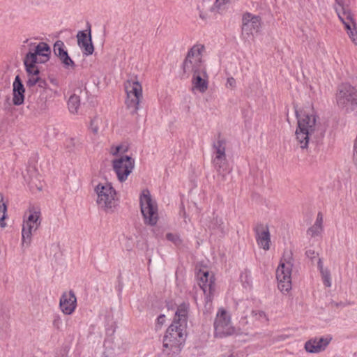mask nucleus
Masks as SVG:
<instances>
[{
  "instance_id": "24",
  "label": "nucleus",
  "mask_w": 357,
  "mask_h": 357,
  "mask_svg": "<svg viewBox=\"0 0 357 357\" xmlns=\"http://www.w3.org/2000/svg\"><path fill=\"white\" fill-rule=\"evenodd\" d=\"M323 215L319 213L314 225L307 230V235L311 238L319 236L323 230Z\"/></svg>"
},
{
  "instance_id": "20",
  "label": "nucleus",
  "mask_w": 357,
  "mask_h": 357,
  "mask_svg": "<svg viewBox=\"0 0 357 357\" xmlns=\"http://www.w3.org/2000/svg\"><path fill=\"white\" fill-rule=\"evenodd\" d=\"M188 303H182L180 304L175 312V316L172 324L177 325V326L185 329L188 317Z\"/></svg>"
},
{
  "instance_id": "23",
  "label": "nucleus",
  "mask_w": 357,
  "mask_h": 357,
  "mask_svg": "<svg viewBox=\"0 0 357 357\" xmlns=\"http://www.w3.org/2000/svg\"><path fill=\"white\" fill-rule=\"evenodd\" d=\"M51 53L50 47L45 43H40L34 50V52H29L26 54H32L34 60L39 63H44L49 59Z\"/></svg>"
},
{
  "instance_id": "30",
  "label": "nucleus",
  "mask_w": 357,
  "mask_h": 357,
  "mask_svg": "<svg viewBox=\"0 0 357 357\" xmlns=\"http://www.w3.org/2000/svg\"><path fill=\"white\" fill-rule=\"evenodd\" d=\"M59 59L66 68L71 67L73 68L75 67V63L68 56V52L65 53L63 56H60Z\"/></svg>"
},
{
  "instance_id": "2",
  "label": "nucleus",
  "mask_w": 357,
  "mask_h": 357,
  "mask_svg": "<svg viewBox=\"0 0 357 357\" xmlns=\"http://www.w3.org/2000/svg\"><path fill=\"white\" fill-rule=\"evenodd\" d=\"M41 224L40 211L34 207L29 208L24 215L22 229V247H29L32 241L33 234Z\"/></svg>"
},
{
  "instance_id": "27",
  "label": "nucleus",
  "mask_w": 357,
  "mask_h": 357,
  "mask_svg": "<svg viewBox=\"0 0 357 357\" xmlns=\"http://www.w3.org/2000/svg\"><path fill=\"white\" fill-rule=\"evenodd\" d=\"M80 105V98L78 96L73 94L70 96L68 101V106L70 112L72 114L77 113L78 109Z\"/></svg>"
},
{
  "instance_id": "5",
  "label": "nucleus",
  "mask_w": 357,
  "mask_h": 357,
  "mask_svg": "<svg viewBox=\"0 0 357 357\" xmlns=\"http://www.w3.org/2000/svg\"><path fill=\"white\" fill-rule=\"evenodd\" d=\"M139 202L144 223L151 226L155 225L158 220V205L156 202L152 199L149 190L145 189L142 191Z\"/></svg>"
},
{
  "instance_id": "36",
  "label": "nucleus",
  "mask_w": 357,
  "mask_h": 357,
  "mask_svg": "<svg viewBox=\"0 0 357 357\" xmlns=\"http://www.w3.org/2000/svg\"><path fill=\"white\" fill-rule=\"evenodd\" d=\"M306 256L310 259H314L318 257V254L313 249H308L305 252Z\"/></svg>"
},
{
  "instance_id": "44",
  "label": "nucleus",
  "mask_w": 357,
  "mask_h": 357,
  "mask_svg": "<svg viewBox=\"0 0 357 357\" xmlns=\"http://www.w3.org/2000/svg\"><path fill=\"white\" fill-rule=\"evenodd\" d=\"M53 94L54 96H60V93L59 92L57 91V90H52Z\"/></svg>"
},
{
  "instance_id": "4",
  "label": "nucleus",
  "mask_w": 357,
  "mask_h": 357,
  "mask_svg": "<svg viewBox=\"0 0 357 357\" xmlns=\"http://www.w3.org/2000/svg\"><path fill=\"white\" fill-rule=\"evenodd\" d=\"M97 195L96 203L105 211H112L116 206V192L111 183H99L94 189Z\"/></svg>"
},
{
  "instance_id": "43",
  "label": "nucleus",
  "mask_w": 357,
  "mask_h": 357,
  "mask_svg": "<svg viewBox=\"0 0 357 357\" xmlns=\"http://www.w3.org/2000/svg\"><path fill=\"white\" fill-rule=\"evenodd\" d=\"M50 82L54 86H57L59 85V82L56 79H54V78L50 79Z\"/></svg>"
},
{
  "instance_id": "25",
  "label": "nucleus",
  "mask_w": 357,
  "mask_h": 357,
  "mask_svg": "<svg viewBox=\"0 0 357 357\" xmlns=\"http://www.w3.org/2000/svg\"><path fill=\"white\" fill-rule=\"evenodd\" d=\"M38 63L34 60V57L32 54H26L24 59V64L25 66L26 72L27 75H39V69L36 66V63Z\"/></svg>"
},
{
  "instance_id": "37",
  "label": "nucleus",
  "mask_w": 357,
  "mask_h": 357,
  "mask_svg": "<svg viewBox=\"0 0 357 357\" xmlns=\"http://www.w3.org/2000/svg\"><path fill=\"white\" fill-rule=\"evenodd\" d=\"M236 86V80L234 77H230L227 78L226 87L234 89Z\"/></svg>"
},
{
  "instance_id": "33",
  "label": "nucleus",
  "mask_w": 357,
  "mask_h": 357,
  "mask_svg": "<svg viewBox=\"0 0 357 357\" xmlns=\"http://www.w3.org/2000/svg\"><path fill=\"white\" fill-rule=\"evenodd\" d=\"M27 77L26 86L29 87L36 85L40 79L39 75H29Z\"/></svg>"
},
{
  "instance_id": "17",
  "label": "nucleus",
  "mask_w": 357,
  "mask_h": 357,
  "mask_svg": "<svg viewBox=\"0 0 357 357\" xmlns=\"http://www.w3.org/2000/svg\"><path fill=\"white\" fill-rule=\"evenodd\" d=\"M77 44L82 53L85 56L91 55L94 51V47L91 40V29L88 31H79L77 34Z\"/></svg>"
},
{
  "instance_id": "6",
  "label": "nucleus",
  "mask_w": 357,
  "mask_h": 357,
  "mask_svg": "<svg viewBox=\"0 0 357 357\" xmlns=\"http://www.w3.org/2000/svg\"><path fill=\"white\" fill-rule=\"evenodd\" d=\"M214 336L224 338L237 334V330L232 325L229 313L224 308H220L213 323Z\"/></svg>"
},
{
  "instance_id": "9",
  "label": "nucleus",
  "mask_w": 357,
  "mask_h": 357,
  "mask_svg": "<svg viewBox=\"0 0 357 357\" xmlns=\"http://www.w3.org/2000/svg\"><path fill=\"white\" fill-rule=\"evenodd\" d=\"M293 264L291 256L284 257L281 259L276 270V278L278 289L282 292H288L291 289V271Z\"/></svg>"
},
{
  "instance_id": "15",
  "label": "nucleus",
  "mask_w": 357,
  "mask_h": 357,
  "mask_svg": "<svg viewBox=\"0 0 357 357\" xmlns=\"http://www.w3.org/2000/svg\"><path fill=\"white\" fill-rule=\"evenodd\" d=\"M59 307L64 314L70 315L74 312L77 307V298L73 291L62 294L59 301Z\"/></svg>"
},
{
  "instance_id": "8",
  "label": "nucleus",
  "mask_w": 357,
  "mask_h": 357,
  "mask_svg": "<svg viewBox=\"0 0 357 357\" xmlns=\"http://www.w3.org/2000/svg\"><path fill=\"white\" fill-rule=\"evenodd\" d=\"M124 87L126 92V105L132 114H137L142 98V86L137 80L129 79L124 83Z\"/></svg>"
},
{
  "instance_id": "28",
  "label": "nucleus",
  "mask_w": 357,
  "mask_h": 357,
  "mask_svg": "<svg viewBox=\"0 0 357 357\" xmlns=\"http://www.w3.org/2000/svg\"><path fill=\"white\" fill-rule=\"evenodd\" d=\"M3 195L0 193V226L4 227L6 222L4 221L6 213V206L3 202Z\"/></svg>"
},
{
  "instance_id": "35",
  "label": "nucleus",
  "mask_w": 357,
  "mask_h": 357,
  "mask_svg": "<svg viewBox=\"0 0 357 357\" xmlns=\"http://www.w3.org/2000/svg\"><path fill=\"white\" fill-rule=\"evenodd\" d=\"M252 315L256 319H258V320L261 321L267 320L266 316L265 313L263 311L252 310Z\"/></svg>"
},
{
  "instance_id": "13",
  "label": "nucleus",
  "mask_w": 357,
  "mask_h": 357,
  "mask_svg": "<svg viewBox=\"0 0 357 357\" xmlns=\"http://www.w3.org/2000/svg\"><path fill=\"white\" fill-rule=\"evenodd\" d=\"M198 284L203 290L207 301H211L215 290V278L212 273L207 270H199L197 273Z\"/></svg>"
},
{
  "instance_id": "16",
  "label": "nucleus",
  "mask_w": 357,
  "mask_h": 357,
  "mask_svg": "<svg viewBox=\"0 0 357 357\" xmlns=\"http://www.w3.org/2000/svg\"><path fill=\"white\" fill-rule=\"evenodd\" d=\"M260 26L261 22L259 17L248 13L243 15L242 26L243 34H246L248 36H252L254 33H257L259 31Z\"/></svg>"
},
{
  "instance_id": "11",
  "label": "nucleus",
  "mask_w": 357,
  "mask_h": 357,
  "mask_svg": "<svg viewBox=\"0 0 357 357\" xmlns=\"http://www.w3.org/2000/svg\"><path fill=\"white\" fill-rule=\"evenodd\" d=\"M337 104L347 110L353 106H357V89L349 84H341L336 93Z\"/></svg>"
},
{
  "instance_id": "32",
  "label": "nucleus",
  "mask_w": 357,
  "mask_h": 357,
  "mask_svg": "<svg viewBox=\"0 0 357 357\" xmlns=\"http://www.w3.org/2000/svg\"><path fill=\"white\" fill-rule=\"evenodd\" d=\"M101 119L98 117L93 118L91 121L90 128L94 134H98L99 130V123Z\"/></svg>"
},
{
  "instance_id": "12",
  "label": "nucleus",
  "mask_w": 357,
  "mask_h": 357,
  "mask_svg": "<svg viewBox=\"0 0 357 357\" xmlns=\"http://www.w3.org/2000/svg\"><path fill=\"white\" fill-rule=\"evenodd\" d=\"M113 169L120 182L127 180L135 167V160L130 156H121L112 161Z\"/></svg>"
},
{
  "instance_id": "26",
  "label": "nucleus",
  "mask_w": 357,
  "mask_h": 357,
  "mask_svg": "<svg viewBox=\"0 0 357 357\" xmlns=\"http://www.w3.org/2000/svg\"><path fill=\"white\" fill-rule=\"evenodd\" d=\"M318 268L321 272L324 284L327 287H330L331 286L330 271L328 269L324 268L323 263L320 258L318 259Z\"/></svg>"
},
{
  "instance_id": "7",
  "label": "nucleus",
  "mask_w": 357,
  "mask_h": 357,
  "mask_svg": "<svg viewBox=\"0 0 357 357\" xmlns=\"http://www.w3.org/2000/svg\"><path fill=\"white\" fill-rule=\"evenodd\" d=\"M204 50V46L202 45H194L190 49L183 63L185 73H192L206 68L203 60Z\"/></svg>"
},
{
  "instance_id": "38",
  "label": "nucleus",
  "mask_w": 357,
  "mask_h": 357,
  "mask_svg": "<svg viewBox=\"0 0 357 357\" xmlns=\"http://www.w3.org/2000/svg\"><path fill=\"white\" fill-rule=\"evenodd\" d=\"M62 324V320L60 318V317L57 316L54 318V321H53V325L54 326L57 328V329H59L61 326Z\"/></svg>"
},
{
  "instance_id": "29",
  "label": "nucleus",
  "mask_w": 357,
  "mask_h": 357,
  "mask_svg": "<svg viewBox=\"0 0 357 357\" xmlns=\"http://www.w3.org/2000/svg\"><path fill=\"white\" fill-rule=\"evenodd\" d=\"M63 47L64 43L62 41H56L54 45V54L59 57L63 56V54L67 52Z\"/></svg>"
},
{
  "instance_id": "14",
  "label": "nucleus",
  "mask_w": 357,
  "mask_h": 357,
  "mask_svg": "<svg viewBox=\"0 0 357 357\" xmlns=\"http://www.w3.org/2000/svg\"><path fill=\"white\" fill-rule=\"evenodd\" d=\"M335 10L340 20L344 24L346 31L352 29L353 26L356 27V22L354 15L349 7L345 6L342 0H335Z\"/></svg>"
},
{
  "instance_id": "3",
  "label": "nucleus",
  "mask_w": 357,
  "mask_h": 357,
  "mask_svg": "<svg viewBox=\"0 0 357 357\" xmlns=\"http://www.w3.org/2000/svg\"><path fill=\"white\" fill-rule=\"evenodd\" d=\"M185 331L175 324H171L163 337V351L168 355L178 354L185 342Z\"/></svg>"
},
{
  "instance_id": "1",
  "label": "nucleus",
  "mask_w": 357,
  "mask_h": 357,
  "mask_svg": "<svg viewBox=\"0 0 357 357\" xmlns=\"http://www.w3.org/2000/svg\"><path fill=\"white\" fill-rule=\"evenodd\" d=\"M298 127L295 132L296 144L302 149L308 147L310 141L317 131V116L313 109L296 112Z\"/></svg>"
},
{
  "instance_id": "10",
  "label": "nucleus",
  "mask_w": 357,
  "mask_h": 357,
  "mask_svg": "<svg viewBox=\"0 0 357 357\" xmlns=\"http://www.w3.org/2000/svg\"><path fill=\"white\" fill-rule=\"evenodd\" d=\"M227 142L219 137L213 144L212 163L216 172L222 174L228 169V161L226 155Z\"/></svg>"
},
{
  "instance_id": "31",
  "label": "nucleus",
  "mask_w": 357,
  "mask_h": 357,
  "mask_svg": "<svg viewBox=\"0 0 357 357\" xmlns=\"http://www.w3.org/2000/svg\"><path fill=\"white\" fill-rule=\"evenodd\" d=\"M166 238L168 241L172 242L176 245L181 244L182 241L180 238V236L176 234L168 233L166 235Z\"/></svg>"
},
{
  "instance_id": "34",
  "label": "nucleus",
  "mask_w": 357,
  "mask_h": 357,
  "mask_svg": "<svg viewBox=\"0 0 357 357\" xmlns=\"http://www.w3.org/2000/svg\"><path fill=\"white\" fill-rule=\"evenodd\" d=\"M347 33L351 40V42L355 45H357V28L354 27L353 26L352 29L349 30L347 31Z\"/></svg>"
},
{
  "instance_id": "41",
  "label": "nucleus",
  "mask_w": 357,
  "mask_h": 357,
  "mask_svg": "<svg viewBox=\"0 0 357 357\" xmlns=\"http://www.w3.org/2000/svg\"><path fill=\"white\" fill-rule=\"evenodd\" d=\"M37 84H38V86H40V88H47V82L45 80L41 79L40 77V79H38V82H37Z\"/></svg>"
},
{
  "instance_id": "42",
  "label": "nucleus",
  "mask_w": 357,
  "mask_h": 357,
  "mask_svg": "<svg viewBox=\"0 0 357 357\" xmlns=\"http://www.w3.org/2000/svg\"><path fill=\"white\" fill-rule=\"evenodd\" d=\"M157 321H158V324L162 325L165 323V316L163 315V314L160 315L158 317Z\"/></svg>"
},
{
  "instance_id": "40",
  "label": "nucleus",
  "mask_w": 357,
  "mask_h": 357,
  "mask_svg": "<svg viewBox=\"0 0 357 357\" xmlns=\"http://www.w3.org/2000/svg\"><path fill=\"white\" fill-rule=\"evenodd\" d=\"M231 0H216L215 3V6L218 8H220V7L230 1Z\"/></svg>"
},
{
  "instance_id": "45",
  "label": "nucleus",
  "mask_w": 357,
  "mask_h": 357,
  "mask_svg": "<svg viewBox=\"0 0 357 357\" xmlns=\"http://www.w3.org/2000/svg\"><path fill=\"white\" fill-rule=\"evenodd\" d=\"M200 17H202V18H204V15H202V14H200Z\"/></svg>"
},
{
  "instance_id": "19",
  "label": "nucleus",
  "mask_w": 357,
  "mask_h": 357,
  "mask_svg": "<svg viewBox=\"0 0 357 357\" xmlns=\"http://www.w3.org/2000/svg\"><path fill=\"white\" fill-rule=\"evenodd\" d=\"M192 85L193 89L205 93L208 87V76L206 68L192 73Z\"/></svg>"
},
{
  "instance_id": "22",
  "label": "nucleus",
  "mask_w": 357,
  "mask_h": 357,
  "mask_svg": "<svg viewBox=\"0 0 357 357\" xmlns=\"http://www.w3.org/2000/svg\"><path fill=\"white\" fill-rule=\"evenodd\" d=\"M25 89L19 75L15 77L13 83V103L19 106L23 104L24 100Z\"/></svg>"
},
{
  "instance_id": "46",
  "label": "nucleus",
  "mask_w": 357,
  "mask_h": 357,
  "mask_svg": "<svg viewBox=\"0 0 357 357\" xmlns=\"http://www.w3.org/2000/svg\"><path fill=\"white\" fill-rule=\"evenodd\" d=\"M200 17H202V18H204V15H202V14H200Z\"/></svg>"
},
{
  "instance_id": "18",
  "label": "nucleus",
  "mask_w": 357,
  "mask_h": 357,
  "mask_svg": "<svg viewBox=\"0 0 357 357\" xmlns=\"http://www.w3.org/2000/svg\"><path fill=\"white\" fill-rule=\"evenodd\" d=\"M331 340L329 335L311 339L305 344V349L309 353L321 352L326 349Z\"/></svg>"
},
{
  "instance_id": "21",
  "label": "nucleus",
  "mask_w": 357,
  "mask_h": 357,
  "mask_svg": "<svg viewBox=\"0 0 357 357\" xmlns=\"http://www.w3.org/2000/svg\"><path fill=\"white\" fill-rule=\"evenodd\" d=\"M256 240L261 248L264 250L270 249L271 235L268 226L260 225L257 228Z\"/></svg>"
},
{
  "instance_id": "39",
  "label": "nucleus",
  "mask_w": 357,
  "mask_h": 357,
  "mask_svg": "<svg viewBox=\"0 0 357 357\" xmlns=\"http://www.w3.org/2000/svg\"><path fill=\"white\" fill-rule=\"evenodd\" d=\"M122 149L121 146H112L110 149V153L115 155H117Z\"/></svg>"
}]
</instances>
